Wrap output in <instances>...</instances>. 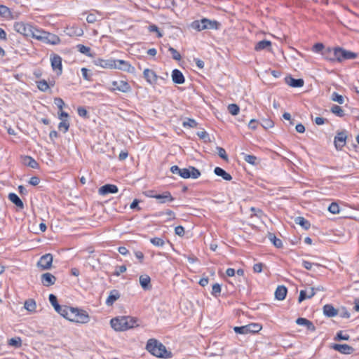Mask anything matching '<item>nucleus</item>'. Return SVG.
<instances>
[{"label": "nucleus", "instance_id": "58836bf2", "mask_svg": "<svg viewBox=\"0 0 359 359\" xmlns=\"http://www.w3.org/2000/svg\"><path fill=\"white\" fill-rule=\"evenodd\" d=\"M332 51H334V48H327L323 51L322 55L324 57L325 59L330 60L331 62H334L336 61V59H332L334 57V55Z\"/></svg>", "mask_w": 359, "mask_h": 359}, {"label": "nucleus", "instance_id": "c85d7f7f", "mask_svg": "<svg viewBox=\"0 0 359 359\" xmlns=\"http://www.w3.org/2000/svg\"><path fill=\"white\" fill-rule=\"evenodd\" d=\"M146 349L153 355L157 356V339H149L146 345Z\"/></svg>", "mask_w": 359, "mask_h": 359}, {"label": "nucleus", "instance_id": "a878e982", "mask_svg": "<svg viewBox=\"0 0 359 359\" xmlns=\"http://www.w3.org/2000/svg\"><path fill=\"white\" fill-rule=\"evenodd\" d=\"M323 314L329 318L334 317L338 314V311L332 304H325L323 307Z\"/></svg>", "mask_w": 359, "mask_h": 359}, {"label": "nucleus", "instance_id": "f3484780", "mask_svg": "<svg viewBox=\"0 0 359 359\" xmlns=\"http://www.w3.org/2000/svg\"><path fill=\"white\" fill-rule=\"evenodd\" d=\"M171 77L172 82L175 84H183L185 82L184 74L178 69H175L172 70Z\"/></svg>", "mask_w": 359, "mask_h": 359}, {"label": "nucleus", "instance_id": "39448f33", "mask_svg": "<svg viewBox=\"0 0 359 359\" xmlns=\"http://www.w3.org/2000/svg\"><path fill=\"white\" fill-rule=\"evenodd\" d=\"M334 57L337 62H342L346 60H351L357 57L356 53L345 50L341 47H334V51H332Z\"/></svg>", "mask_w": 359, "mask_h": 359}, {"label": "nucleus", "instance_id": "72a5a7b5", "mask_svg": "<svg viewBox=\"0 0 359 359\" xmlns=\"http://www.w3.org/2000/svg\"><path fill=\"white\" fill-rule=\"evenodd\" d=\"M294 222L297 224L300 225L304 229L308 230L311 227V223L309 220L306 219L303 217H297L294 219Z\"/></svg>", "mask_w": 359, "mask_h": 359}, {"label": "nucleus", "instance_id": "09e8293b", "mask_svg": "<svg viewBox=\"0 0 359 359\" xmlns=\"http://www.w3.org/2000/svg\"><path fill=\"white\" fill-rule=\"evenodd\" d=\"M38 88L42 91L46 92L49 88V84L46 80H41L36 82Z\"/></svg>", "mask_w": 359, "mask_h": 359}, {"label": "nucleus", "instance_id": "c03bdc74", "mask_svg": "<svg viewBox=\"0 0 359 359\" xmlns=\"http://www.w3.org/2000/svg\"><path fill=\"white\" fill-rule=\"evenodd\" d=\"M221 285L219 283H215L212 285L211 294L215 297H218L220 296L221 294Z\"/></svg>", "mask_w": 359, "mask_h": 359}, {"label": "nucleus", "instance_id": "473e14b6", "mask_svg": "<svg viewBox=\"0 0 359 359\" xmlns=\"http://www.w3.org/2000/svg\"><path fill=\"white\" fill-rule=\"evenodd\" d=\"M8 199L14 203L18 208L23 209L24 203L19 196L15 193H10L8 196Z\"/></svg>", "mask_w": 359, "mask_h": 359}, {"label": "nucleus", "instance_id": "dca6fc26", "mask_svg": "<svg viewBox=\"0 0 359 359\" xmlns=\"http://www.w3.org/2000/svg\"><path fill=\"white\" fill-rule=\"evenodd\" d=\"M172 356L171 350L167 348L162 343L158 342V358L169 359Z\"/></svg>", "mask_w": 359, "mask_h": 359}, {"label": "nucleus", "instance_id": "20e7f679", "mask_svg": "<svg viewBox=\"0 0 359 359\" xmlns=\"http://www.w3.org/2000/svg\"><path fill=\"white\" fill-rule=\"evenodd\" d=\"M219 22L216 20H210L207 18H203L201 20L193 21L190 27L197 31H201L203 29H217Z\"/></svg>", "mask_w": 359, "mask_h": 359}, {"label": "nucleus", "instance_id": "864d4df0", "mask_svg": "<svg viewBox=\"0 0 359 359\" xmlns=\"http://www.w3.org/2000/svg\"><path fill=\"white\" fill-rule=\"evenodd\" d=\"M328 210L332 214H338L340 208L337 203H332L328 207Z\"/></svg>", "mask_w": 359, "mask_h": 359}, {"label": "nucleus", "instance_id": "4be33fe9", "mask_svg": "<svg viewBox=\"0 0 359 359\" xmlns=\"http://www.w3.org/2000/svg\"><path fill=\"white\" fill-rule=\"evenodd\" d=\"M316 294V288L311 287L309 291L307 290H301L299 292V296L298 298L299 303L302 302L306 299H311Z\"/></svg>", "mask_w": 359, "mask_h": 359}, {"label": "nucleus", "instance_id": "4d7b16f0", "mask_svg": "<svg viewBox=\"0 0 359 359\" xmlns=\"http://www.w3.org/2000/svg\"><path fill=\"white\" fill-rule=\"evenodd\" d=\"M261 125L262 126V127L267 129L273 127L274 123L272 120L266 118L262 121Z\"/></svg>", "mask_w": 359, "mask_h": 359}, {"label": "nucleus", "instance_id": "774afa93", "mask_svg": "<svg viewBox=\"0 0 359 359\" xmlns=\"http://www.w3.org/2000/svg\"><path fill=\"white\" fill-rule=\"evenodd\" d=\"M40 179L36 176L32 177L29 180V184L32 186H36L39 184Z\"/></svg>", "mask_w": 359, "mask_h": 359}, {"label": "nucleus", "instance_id": "6e6d98bb", "mask_svg": "<svg viewBox=\"0 0 359 359\" xmlns=\"http://www.w3.org/2000/svg\"><path fill=\"white\" fill-rule=\"evenodd\" d=\"M217 154L220 158L222 159L227 161L228 160V156L225 151V149L220 147H217Z\"/></svg>", "mask_w": 359, "mask_h": 359}, {"label": "nucleus", "instance_id": "4c0bfd02", "mask_svg": "<svg viewBox=\"0 0 359 359\" xmlns=\"http://www.w3.org/2000/svg\"><path fill=\"white\" fill-rule=\"evenodd\" d=\"M24 307L29 312H34L36 308V302L33 299H29L25 302Z\"/></svg>", "mask_w": 359, "mask_h": 359}, {"label": "nucleus", "instance_id": "ea45409f", "mask_svg": "<svg viewBox=\"0 0 359 359\" xmlns=\"http://www.w3.org/2000/svg\"><path fill=\"white\" fill-rule=\"evenodd\" d=\"M243 156V159L245 161L251 164L252 165H257L258 163L257 158L254 155L247 154L245 153H242Z\"/></svg>", "mask_w": 359, "mask_h": 359}, {"label": "nucleus", "instance_id": "69168bd1", "mask_svg": "<svg viewBox=\"0 0 359 359\" xmlns=\"http://www.w3.org/2000/svg\"><path fill=\"white\" fill-rule=\"evenodd\" d=\"M174 230L175 233L180 236H183L184 234V228L182 226H177L175 227Z\"/></svg>", "mask_w": 359, "mask_h": 359}, {"label": "nucleus", "instance_id": "4468645a", "mask_svg": "<svg viewBox=\"0 0 359 359\" xmlns=\"http://www.w3.org/2000/svg\"><path fill=\"white\" fill-rule=\"evenodd\" d=\"M118 191L117 186L111 184H107L102 186L99 190L98 193L101 196H105L109 194H116Z\"/></svg>", "mask_w": 359, "mask_h": 359}, {"label": "nucleus", "instance_id": "f8f14e48", "mask_svg": "<svg viewBox=\"0 0 359 359\" xmlns=\"http://www.w3.org/2000/svg\"><path fill=\"white\" fill-rule=\"evenodd\" d=\"M347 135L346 131H341L337 133L334 137V143L337 149H341L346 144Z\"/></svg>", "mask_w": 359, "mask_h": 359}, {"label": "nucleus", "instance_id": "412c9836", "mask_svg": "<svg viewBox=\"0 0 359 359\" xmlns=\"http://www.w3.org/2000/svg\"><path fill=\"white\" fill-rule=\"evenodd\" d=\"M332 348L343 354H351L354 351V348L348 344H335Z\"/></svg>", "mask_w": 359, "mask_h": 359}, {"label": "nucleus", "instance_id": "f03ea898", "mask_svg": "<svg viewBox=\"0 0 359 359\" xmlns=\"http://www.w3.org/2000/svg\"><path fill=\"white\" fill-rule=\"evenodd\" d=\"M110 324L116 331H125L137 325V320L130 317L112 318Z\"/></svg>", "mask_w": 359, "mask_h": 359}, {"label": "nucleus", "instance_id": "9d476101", "mask_svg": "<svg viewBox=\"0 0 359 359\" xmlns=\"http://www.w3.org/2000/svg\"><path fill=\"white\" fill-rule=\"evenodd\" d=\"M53 262V255L50 253L43 255L38 262V266L43 270L49 269Z\"/></svg>", "mask_w": 359, "mask_h": 359}, {"label": "nucleus", "instance_id": "9b49d317", "mask_svg": "<svg viewBox=\"0 0 359 359\" xmlns=\"http://www.w3.org/2000/svg\"><path fill=\"white\" fill-rule=\"evenodd\" d=\"M143 75L149 84L154 86L157 83V74L154 70L145 69L143 72Z\"/></svg>", "mask_w": 359, "mask_h": 359}, {"label": "nucleus", "instance_id": "5fc2aeb1", "mask_svg": "<svg viewBox=\"0 0 359 359\" xmlns=\"http://www.w3.org/2000/svg\"><path fill=\"white\" fill-rule=\"evenodd\" d=\"M168 50L170 52L171 55H172V57L177 60V61H179L181 60V55L180 53L176 50L174 48L172 47H170L168 48Z\"/></svg>", "mask_w": 359, "mask_h": 359}, {"label": "nucleus", "instance_id": "49530a36", "mask_svg": "<svg viewBox=\"0 0 359 359\" xmlns=\"http://www.w3.org/2000/svg\"><path fill=\"white\" fill-rule=\"evenodd\" d=\"M69 128V123L68 119L61 120V122L58 125V128L60 130L62 131L64 133H67Z\"/></svg>", "mask_w": 359, "mask_h": 359}, {"label": "nucleus", "instance_id": "c9c22d12", "mask_svg": "<svg viewBox=\"0 0 359 359\" xmlns=\"http://www.w3.org/2000/svg\"><path fill=\"white\" fill-rule=\"evenodd\" d=\"M43 34H46V32L41 29H39L35 27H32L31 37L36 39L39 41H42L44 38Z\"/></svg>", "mask_w": 359, "mask_h": 359}, {"label": "nucleus", "instance_id": "de8ad7c7", "mask_svg": "<svg viewBox=\"0 0 359 359\" xmlns=\"http://www.w3.org/2000/svg\"><path fill=\"white\" fill-rule=\"evenodd\" d=\"M8 344L16 348H20L22 346V339L20 337L11 338L8 340Z\"/></svg>", "mask_w": 359, "mask_h": 359}, {"label": "nucleus", "instance_id": "e433bc0d", "mask_svg": "<svg viewBox=\"0 0 359 359\" xmlns=\"http://www.w3.org/2000/svg\"><path fill=\"white\" fill-rule=\"evenodd\" d=\"M269 240L273 243V245L277 248H282L283 245V242L280 238H278L273 233H269Z\"/></svg>", "mask_w": 359, "mask_h": 359}, {"label": "nucleus", "instance_id": "393cba45", "mask_svg": "<svg viewBox=\"0 0 359 359\" xmlns=\"http://www.w3.org/2000/svg\"><path fill=\"white\" fill-rule=\"evenodd\" d=\"M140 283L142 289L145 291L150 290L152 287L151 284V278L148 275L140 276Z\"/></svg>", "mask_w": 359, "mask_h": 359}, {"label": "nucleus", "instance_id": "79ce46f5", "mask_svg": "<svg viewBox=\"0 0 359 359\" xmlns=\"http://www.w3.org/2000/svg\"><path fill=\"white\" fill-rule=\"evenodd\" d=\"M76 49L81 53H83L87 56H92L90 53V47L86 46L83 44H78L76 46Z\"/></svg>", "mask_w": 359, "mask_h": 359}, {"label": "nucleus", "instance_id": "cd10ccee", "mask_svg": "<svg viewBox=\"0 0 359 359\" xmlns=\"http://www.w3.org/2000/svg\"><path fill=\"white\" fill-rule=\"evenodd\" d=\"M287 289L284 285H278L275 291V298L282 301L286 297Z\"/></svg>", "mask_w": 359, "mask_h": 359}, {"label": "nucleus", "instance_id": "3c124183", "mask_svg": "<svg viewBox=\"0 0 359 359\" xmlns=\"http://www.w3.org/2000/svg\"><path fill=\"white\" fill-rule=\"evenodd\" d=\"M350 338L349 335L344 333V331H339L335 337H334V340H338V341H341V340H348Z\"/></svg>", "mask_w": 359, "mask_h": 359}, {"label": "nucleus", "instance_id": "6ab92c4d", "mask_svg": "<svg viewBox=\"0 0 359 359\" xmlns=\"http://www.w3.org/2000/svg\"><path fill=\"white\" fill-rule=\"evenodd\" d=\"M285 83L292 88H301L304 84V81L302 79H294L291 76H286Z\"/></svg>", "mask_w": 359, "mask_h": 359}, {"label": "nucleus", "instance_id": "0e129e2a", "mask_svg": "<svg viewBox=\"0 0 359 359\" xmlns=\"http://www.w3.org/2000/svg\"><path fill=\"white\" fill-rule=\"evenodd\" d=\"M54 103L55 104L57 105V107L60 109L62 110V109L63 108V107L65 106V102L63 101V100L60 97H55L54 99Z\"/></svg>", "mask_w": 359, "mask_h": 359}, {"label": "nucleus", "instance_id": "f704fd0d", "mask_svg": "<svg viewBox=\"0 0 359 359\" xmlns=\"http://www.w3.org/2000/svg\"><path fill=\"white\" fill-rule=\"evenodd\" d=\"M271 46V42L269 40H262L257 42L255 46L256 51H260L264 49H268Z\"/></svg>", "mask_w": 359, "mask_h": 359}, {"label": "nucleus", "instance_id": "0eeeda50", "mask_svg": "<svg viewBox=\"0 0 359 359\" xmlns=\"http://www.w3.org/2000/svg\"><path fill=\"white\" fill-rule=\"evenodd\" d=\"M32 25L23 22H16L14 24V29L25 36H30L32 34Z\"/></svg>", "mask_w": 359, "mask_h": 359}, {"label": "nucleus", "instance_id": "8fccbe9b", "mask_svg": "<svg viewBox=\"0 0 359 359\" xmlns=\"http://www.w3.org/2000/svg\"><path fill=\"white\" fill-rule=\"evenodd\" d=\"M228 111L231 114L236 116L239 113L240 108L236 104H230L228 106Z\"/></svg>", "mask_w": 359, "mask_h": 359}, {"label": "nucleus", "instance_id": "5701e85b", "mask_svg": "<svg viewBox=\"0 0 359 359\" xmlns=\"http://www.w3.org/2000/svg\"><path fill=\"white\" fill-rule=\"evenodd\" d=\"M22 163L24 165L34 169H38L39 168V163L36 162L35 159L29 156H22Z\"/></svg>", "mask_w": 359, "mask_h": 359}, {"label": "nucleus", "instance_id": "7c9ffc66", "mask_svg": "<svg viewBox=\"0 0 359 359\" xmlns=\"http://www.w3.org/2000/svg\"><path fill=\"white\" fill-rule=\"evenodd\" d=\"M130 68L133 67L127 61L123 60H115L114 69L130 72Z\"/></svg>", "mask_w": 359, "mask_h": 359}, {"label": "nucleus", "instance_id": "a19ab883", "mask_svg": "<svg viewBox=\"0 0 359 359\" xmlns=\"http://www.w3.org/2000/svg\"><path fill=\"white\" fill-rule=\"evenodd\" d=\"M330 111L332 113H333L334 114L339 117H343L345 115L344 111L341 109V107L337 104H334L331 107Z\"/></svg>", "mask_w": 359, "mask_h": 359}, {"label": "nucleus", "instance_id": "6e6552de", "mask_svg": "<svg viewBox=\"0 0 359 359\" xmlns=\"http://www.w3.org/2000/svg\"><path fill=\"white\" fill-rule=\"evenodd\" d=\"M48 299L51 305L54 307L55 311H57L59 314L64 317V315H65V313L68 309V306L60 305L57 302V297L53 294H49Z\"/></svg>", "mask_w": 359, "mask_h": 359}, {"label": "nucleus", "instance_id": "e2e57ef3", "mask_svg": "<svg viewBox=\"0 0 359 359\" xmlns=\"http://www.w3.org/2000/svg\"><path fill=\"white\" fill-rule=\"evenodd\" d=\"M10 13L9 8L4 6L0 5V15L6 17Z\"/></svg>", "mask_w": 359, "mask_h": 359}, {"label": "nucleus", "instance_id": "13d9d810", "mask_svg": "<svg viewBox=\"0 0 359 359\" xmlns=\"http://www.w3.org/2000/svg\"><path fill=\"white\" fill-rule=\"evenodd\" d=\"M126 269H127L125 265L116 266L113 275L115 276H119L121 273L126 272Z\"/></svg>", "mask_w": 359, "mask_h": 359}, {"label": "nucleus", "instance_id": "ddd939ff", "mask_svg": "<svg viewBox=\"0 0 359 359\" xmlns=\"http://www.w3.org/2000/svg\"><path fill=\"white\" fill-rule=\"evenodd\" d=\"M113 88L111 90H117L123 93H128L131 90V88L128 82L125 81H114L111 83Z\"/></svg>", "mask_w": 359, "mask_h": 359}, {"label": "nucleus", "instance_id": "7ed1b4c3", "mask_svg": "<svg viewBox=\"0 0 359 359\" xmlns=\"http://www.w3.org/2000/svg\"><path fill=\"white\" fill-rule=\"evenodd\" d=\"M172 173L178 175L184 179H198L201 173L198 169L194 166H189L188 168H180L177 165H172L170 168Z\"/></svg>", "mask_w": 359, "mask_h": 359}, {"label": "nucleus", "instance_id": "aec40b11", "mask_svg": "<svg viewBox=\"0 0 359 359\" xmlns=\"http://www.w3.org/2000/svg\"><path fill=\"white\" fill-rule=\"evenodd\" d=\"M44 38L42 41L50 43L52 45H57L60 43V39L58 36L46 32V34H43Z\"/></svg>", "mask_w": 359, "mask_h": 359}, {"label": "nucleus", "instance_id": "052dcab7", "mask_svg": "<svg viewBox=\"0 0 359 359\" xmlns=\"http://www.w3.org/2000/svg\"><path fill=\"white\" fill-rule=\"evenodd\" d=\"M83 78L86 81L91 80V75L88 74L89 70L87 68L83 67L81 69Z\"/></svg>", "mask_w": 359, "mask_h": 359}, {"label": "nucleus", "instance_id": "680f3d73", "mask_svg": "<svg viewBox=\"0 0 359 359\" xmlns=\"http://www.w3.org/2000/svg\"><path fill=\"white\" fill-rule=\"evenodd\" d=\"M77 113L81 117L86 118L88 116V111L83 107H79L77 109Z\"/></svg>", "mask_w": 359, "mask_h": 359}, {"label": "nucleus", "instance_id": "a18cd8bd", "mask_svg": "<svg viewBox=\"0 0 359 359\" xmlns=\"http://www.w3.org/2000/svg\"><path fill=\"white\" fill-rule=\"evenodd\" d=\"M331 99L332 101L336 102L340 104L344 102V98L341 95H339L337 92H333L331 95Z\"/></svg>", "mask_w": 359, "mask_h": 359}, {"label": "nucleus", "instance_id": "603ef678", "mask_svg": "<svg viewBox=\"0 0 359 359\" xmlns=\"http://www.w3.org/2000/svg\"><path fill=\"white\" fill-rule=\"evenodd\" d=\"M325 50V46L322 43H316L312 47V51L316 53H323Z\"/></svg>", "mask_w": 359, "mask_h": 359}, {"label": "nucleus", "instance_id": "338daca9", "mask_svg": "<svg viewBox=\"0 0 359 359\" xmlns=\"http://www.w3.org/2000/svg\"><path fill=\"white\" fill-rule=\"evenodd\" d=\"M302 264V266L304 267L307 270H311L312 266L313 265H316V264L312 263L309 261H306V260H303Z\"/></svg>", "mask_w": 359, "mask_h": 359}, {"label": "nucleus", "instance_id": "bf43d9fd", "mask_svg": "<svg viewBox=\"0 0 359 359\" xmlns=\"http://www.w3.org/2000/svg\"><path fill=\"white\" fill-rule=\"evenodd\" d=\"M165 245L167 248H172V244L168 240L158 238V247H163Z\"/></svg>", "mask_w": 359, "mask_h": 359}, {"label": "nucleus", "instance_id": "37998d69", "mask_svg": "<svg viewBox=\"0 0 359 359\" xmlns=\"http://www.w3.org/2000/svg\"><path fill=\"white\" fill-rule=\"evenodd\" d=\"M198 125V123L196 121V120L193 118H187L186 121H183L182 126L184 128H196Z\"/></svg>", "mask_w": 359, "mask_h": 359}, {"label": "nucleus", "instance_id": "bb28decb", "mask_svg": "<svg viewBox=\"0 0 359 359\" xmlns=\"http://www.w3.org/2000/svg\"><path fill=\"white\" fill-rule=\"evenodd\" d=\"M120 293L117 290H112L110 291L108 297L106 299L105 304L107 306H112L114 303L119 299Z\"/></svg>", "mask_w": 359, "mask_h": 359}, {"label": "nucleus", "instance_id": "a211bd4d", "mask_svg": "<svg viewBox=\"0 0 359 359\" xmlns=\"http://www.w3.org/2000/svg\"><path fill=\"white\" fill-rule=\"evenodd\" d=\"M41 283L43 285L49 287L55 284L56 278L50 273H45L41 275Z\"/></svg>", "mask_w": 359, "mask_h": 359}, {"label": "nucleus", "instance_id": "2eb2a0df", "mask_svg": "<svg viewBox=\"0 0 359 359\" xmlns=\"http://www.w3.org/2000/svg\"><path fill=\"white\" fill-rule=\"evenodd\" d=\"M95 65L96 66L101 67L102 68L106 69H114L115 67V60L112 58L104 60L98 58L95 61Z\"/></svg>", "mask_w": 359, "mask_h": 359}, {"label": "nucleus", "instance_id": "b1692460", "mask_svg": "<svg viewBox=\"0 0 359 359\" xmlns=\"http://www.w3.org/2000/svg\"><path fill=\"white\" fill-rule=\"evenodd\" d=\"M296 323L299 325L306 326L307 330L311 332L316 331V328L315 325H313V323L311 320H309L306 318H298L296 320Z\"/></svg>", "mask_w": 359, "mask_h": 359}, {"label": "nucleus", "instance_id": "2f4dec72", "mask_svg": "<svg viewBox=\"0 0 359 359\" xmlns=\"http://www.w3.org/2000/svg\"><path fill=\"white\" fill-rule=\"evenodd\" d=\"M214 173L219 177H222L226 181H231L232 180L231 175L220 167H216L214 169Z\"/></svg>", "mask_w": 359, "mask_h": 359}, {"label": "nucleus", "instance_id": "423d86ee", "mask_svg": "<svg viewBox=\"0 0 359 359\" xmlns=\"http://www.w3.org/2000/svg\"><path fill=\"white\" fill-rule=\"evenodd\" d=\"M262 330V325L259 323H250L244 326L234 327L233 330L236 334H246L248 333H257Z\"/></svg>", "mask_w": 359, "mask_h": 359}, {"label": "nucleus", "instance_id": "f257e3e1", "mask_svg": "<svg viewBox=\"0 0 359 359\" xmlns=\"http://www.w3.org/2000/svg\"><path fill=\"white\" fill-rule=\"evenodd\" d=\"M64 318L77 323H87L90 320L88 313L82 309L68 306Z\"/></svg>", "mask_w": 359, "mask_h": 359}, {"label": "nucleus", "instance_id": "c756f323", "mask_svg": "<svg viewBox=\"0 0 359 359\" xmlns=\"http://www.w3.org/2000/svg\"><path fill=\"white\" fill-rule=\"evenodd\" d=\"M175 198L171 195L169 191H163L162 193H158V203H166L172 202Z\"/></svg>", "mask_w": 359, "mask_h": 359}, {"label": "nucleus", "instance_id": "1a4fd4ad", "mask_svg": "<svg viewBox=\"0 0 359 359\" xmlns=\"http://www.w3.org/2000/svg\"><path fill=\"white\" fill-rule=\"evenodd\" d=\"M51 67L53 70H57V74L60 75L62 72V57L57 54L50 55Z\"/></svg>", "mask_w": 359, "mask_h": 359}]
</instances>
